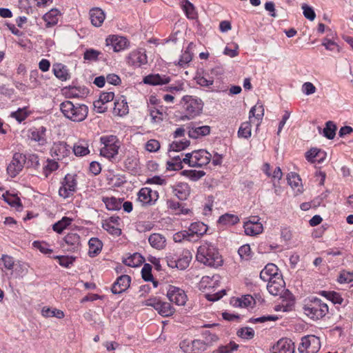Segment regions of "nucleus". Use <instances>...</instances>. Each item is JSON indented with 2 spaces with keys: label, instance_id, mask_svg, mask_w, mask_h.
<instances>
[{
  "label": "nucleus",
  "instance_id": "nucleus-1",
  "mask_svg": "<svg viewBox=\"0 0 353 353\" xmlns=\"http://www.w3.org/2000/svg\"><path fill=\"white\" fill-rule=\"evenodd\" d=\"M196 260L211 268H217L222 265L223 259L216 247L210 243H203L197 250Z\"/></svg>",
  "mask_w": 353,
  "mask_h": 353
},
{
  "label": "nucleus",
  "instance_id": "nucleus-2",
  "mask_svg": "<svg viewBox=\"0 0 353 353\" xmlns=\"http://www.w3.org/2000/svg\"><path fill=\"white\" fill-rule=\"evenodd\" d=\"M60 110L64 117L74 122L85 120L88 114V108L85 104L74 103L66 100L60 104Z\"/></svg>",
  "mask_w": 353,
  "mask_h": 353
},
{
  "label": "nucleus",
  "instance_id": "nucleus-3",
  "mask_svg": "<svg viewBox=\"0 0 353 353\" xmlns=\"http://www.w3.org/2000/svg\"><path fill=\"white\" fill-rule=\"evenodd\" d=\"M304 314L312 320L323 319L328 313L327 303L318 298L310 299L303 307Z\"/></svg>",
  "mask_w": 353,
  "mask_h": 353
},
{
  "label": "nucleus",
  "instance_id": "nucleus-4",
  "mask_svg": "<svg viewBox=\"0 0 353 353\" xmlns=\"http://www.w3.org/2000/svg\"><path fill=\"white\" fill-rule=\"evenodd\" d=\"M103 146L100 149V154L108 159L114 158L121 146L120 142L116 136H103L100 138Z\"/></svg>",
  "mask_w": 353,
  "mask_h": 353
},
{
  "label": "nucleus",
  "instance_id": "nucleus-5",
  "mask_svg": "<svg viewBox=\"0 0 353 353\" xmlns=\"http://www.w3.org/2000/svg\"><path fill=\"white\" fill-rule=\"evenodd\" d=\"M212 158L210 154L205 150H194L190 153H187L183 159V161L188 164L190 167L201 168L208 165Z\"/></svg>",
  "mask_w": 353,
  "mask_h": 353
},
{
  "label": "nucleus",
  "instance_id": "nucleus-6",
  "mask_svg": "<svg viewBox=\"0 0 353 353\" xmlns=\"http://www.w3.org/2000/svg\"><path fill=\"white\" fill-rule=\"evenodd\" d=\"M192 258V255L190 251L185 250L180 254L169 253L165 259L169 267L185 270L189 266Z\"/></svg>",
  "mask_w": 353,
  "mask_h": 353
},
{
  "label": "nucleus",
  "instance_id": "nucleus-7",
  "mask_svg": "<svg viewBox=\"0 0 353 353\" xmlns=\"http://www.w3.org/2000/svg\"><path fill=\"white\" fill-rule=\"evenodd\" d=\"M182 100L185 103V110L187 114L186 117L188 119L200 114L203 107L201 99L185 95L183 97Z\"/></svg>",
  "mask_w": 353,
  "mask_h": 353
},
{
  "label": "nucleus",
  "instance_id": "nucleus-8",
  "mask_svg": "<svg viewBox=\"0 0 353 353\" xmlns=\"http://www.w3.org/2000/svg\"><path fill=\"white\" fill-rule=\"evenodd\" d=\"M50 154L54 159L67 163L71 157V147L64 141L54 142L50 148Z\"/></svg>",
  "mask_w": 353,
  "mask_h": 353
},
{
  "label": "nucleus",
  "instance_id": "nucleus-9",
  "mask_svg": "<svg viewBox=\"0 0 353 353\" xmlns=\"http://www.w3.org/2000/svg\"><path fill=\"white\" fill-rule=\"evenodd\" d=\"M77 180L75 174H68L61 181L59 194L63 199H67L74 194L77 190Z\"/></svg>",
  "mask_w": 353,
  "mask_h": 353
},
{
  "label": "nucleus",
  "instance_id": "nucleus-10",
  "mask_svg": "<svg viewBox=\"0 0 353 353\" xmlns=\"http://www.w3.org/2000/svg\"><path fill=\"white\" fill-rule=\"evenodd\" d=\"M320 348V339L314 335H307L302 337L298 351L299 353H316Z\"/></svg>",
  "mask_w": 353,
  "mask_h": 353
},
{
  "label": "nucleus",
  "instance_id": "nucleus-11",
  "mask_svg": "<svg viewBox=\"0 0 353 353\" xmlns=\"http://www.w3.org/2000/svg\"><path fill=\"white\" fill-rule=\"evenodd\" d=\"M166 296L170 301L177 305H184L188 300L185 291L172 285H169L167 288Z\"/></svg>",
  "mask_w": 353,
  "mask_h": 353
},
{
  "label": "nucleus",
  "instance_id": "nucleus-12",
  "mask_svg": "<svg viewBox=\"0 0 353 353\" xmlns=\"http://www.w3.org/2000/svg\"><path fill=\"white\" fill-rule=\"evenodd\" d=\"M26 158L22 154L16 152L12 157V161L7 167L8 174L11 177L16 176L23 168Z\"/></svg>",
  "mask_w": 353,
  "mask_h": 353
},
{
  "label": "nucleus",
  "instance_id": "nucleus-13",
  "mask_svg": "<svg viewBox=\"0 0 353 353\" xmlns=\"http://www.w3.org/2000/svg\"><path fill=\"white\" fill-rule=\"evenodd\" d=\"M159 198V193L150 188H142L138 192V201L143 205H152Z\"/></svg>",
  "mask_w": 353,
  "mask_h": 353
},
{
  "label": "nucleus",
  "instance_id": "nucleus-14",
  "mask_svg": "<svg viewBox=\"0 0 353 353\" xmlns=\"http://www.w3.org/2000/svg\"><path fill=\"white\" fill-rule=\"evenodd\" d=\"M180 346L185 353H201L208 348V344L201 340H194L190 345L183 341Z\"/></svg>",
  "mask_w": 353,
  "mask_h": 353
},
{
  "label": "nucleus",
  "instance_id": "nucleus-15",
  "mask_svg": "<svg viewBox=\"0 0 353 353\" xmlns=\"http://www.w3.org/2000/svg\"><path fill=\"white\" fill-rule=\"evenodd\" d=\"M106 46H111L114 52H120L128 46V40L126 38L118 36V35H110L106 40Z\"/></svg>",
  "mask_w": 353,
  "mask_h": 353
},
{
  "label": "nucleus",
  "instance_id": "nucleus-16",
  "mask_svg": "<svg viewBox=\"0 0 353 353\" xmlns=\"http://www.w3.org/2000/svg\"><path fill=\"white\" fill-rule=\"evenodd\" d=\"M172 192L179 200H186L190 194V188L186 183L179 182L171 186Z\"/></svg>",
  "mask_w": 353,
  "mask_h": 353
},
{
  "label": "nucleus",
  "instance_id": "nucleus-17",
  "mask_svg": "<svg viewBox=\"0 0 353 353\" xmlns=\"http://www.w3.org/2000/svg\"><path fill=\"white\" fill-rule=\"evenodd\" d=\"M267 281L268 282L267 290L271 294L277 296L283 291L285 282L282 276L274 277V279H270Z\"/></svg>",
  "mask_w": 353,
  "mask_h": 353
},
{
  "label": "nucleus",
  "instance_id": "nucleus-18",
  "mask_svg": "<svg viewBox=\"0 0 353 353\" xmlns=\"http://www.w3.org/2000/svg\"><path fill=\"white\" fill-rule=\"evenodd\" d=\"M128 64L134 66H141L147 63V56L142 49L132 52L128 57Z\"/></svg>",
  "mask_w": 353,
  "mask_h": 353
},
{
  "label": "nucleus",
  "instance_id": "nucleus-19",
  "mask_svg": "<svg viewBox=\"0 0 353 353\" xmlns=\"http://www.w3.org/2000/svg\"><path fill=\"white\" fill-rule=\"evenodd\" d=\"M294 343L288 339H281L273 346L274 353H294Z\"/></svg>",
  "mask_w": 353,
  "mask_h": 353
},
{
  "label": "nucleus",
  "instance_id": "nucleus-20",
  "mask_svg": "<svg viewBox=\"0 0 353 353\" xmlns=\"http://www.w3.org/2000/svg\"><path fill=\"white\" fill-rule=\"evenodd\" d=\"M131 279L128 275H121L114 283L112 292L114 294H121L125 291L130 284Z\"/></svg>",
  "mask_w": 353,
  "mask_h": 353
},
{
  "label": "nucleus",
  "instance_id": "nucleus-21",
  "mask_svg": "<svg viewBox=\"0 0 353 353\" xmlns=\"http://www.w3.org/2000/svg\"><path fill=\"white\" fill-rule=\"evenodd\" d=\"M171 81V78L169 76L161 75L159 74H149L144 77V83L152 85H159L169 83Z\"/></svg>",
  "mask_w": 353,
  "mask_h": 353
},
{
  "label": "nucleus",
  "instance_id": "nucleus-22",
  "mask_svg": "<svg viewBox=\"0 0 353 353\" xmlns=\"http://www.w3.org/2000/svg\"><path fill=\"white\" fill-rule=\"evenodd\" d=\"M30 138L31 140L38 143L39 145L47 144L46 128L44 126L34 128L30 132Z\"/></svg>",
  "mask_w": 353,
  "mask_h": 353
},
{
  "label": "nucleus",
  "instance_id": "nucleus-23",
  "mask_svg": "<svg viewBox=\"0 0 353 353\" xmlns=\"http://www.w3.org/2000/svg\"><path fill=\"white\" fill-rule=\"evenodd\" d=\"M281 276L279 274L277 266L273 263H268L260 273V278L264 281L274 279V277Z\"/></svg>",
  "mask_w": 353,
  "mask_h": 353
},
{
  "label": "nucleus",
  "instance_id": "nucleus-24",
  "mask_svg": "<svg viewBox=\"0 0 353 353\" xmlns=\"http://www.w3.org/2000/svg\"><path fill=\"white\" fill-rule=\"evenodd\" d=\"M188 231L193 240L194 236L199 237L205 234L208 231V226L202 222H194L191 223Z\"/></svg>",
  "mask_w": 353,
  "mask_h": 353
},
{
  "label": "nucleus",
  "instance_id": "nucleus-25",
  "mask_svg": "<svg viewBox=\"0 0 353 353\" xmlns=\"http://www.w3.org/2000/svg\"><path fill=\"white\" fill-rule=\"evenodd\" d=\"M288 184L294 190L296 194H299L303 192V185L300 176L294 172L288 174L287 176Z\"/></svg>",
  "mask_w": 353,
  "mask_h": 353
},
{
  "label": "nucleus",
  "instance_id": "nucleus-26",
  "mask_svg": "<svg viewBox=\"0 0 353 353\" xmlns=\"http://www.w3.org/2000/svg\"><path fill=\"white\" fill-rule=\"evenodd\" d=\"M148 241L150 245L157 250H162L166 245L165 237L159 233L151 234L148 238Z\"/></svg>",
  "mask_w": 353,
  "mask_h": 353
},
{
  "label": "nucleus",
  "instance_id": "nucleus-27",
  "mask_svg": "<svg viewBox=\"0 0 353 353\" xmlns=\"http://www.w3.org/2000/svg\"><path fill=\"white\" fill-rule=\"evenodd\" d=\"M90 17L93 26L100 27L105 19V14L101 8H95L90 11Z\"/></svg>",
  "mask_w": 353,
  "mask_h": 353
},
{
  "label": "nucleus",
  "instance_id": "nucleus-28",
  "mask_svg": "<svg viewBox=\"0 0 353 353\" xmlns=\"http://www.w3.org/2000/svg\"><path fill=\"white\" fill-rule=\"evenodd\" d=\"M64 241L69 251H74L80 246V236L76 233L68 234L64 238Z\"/></svg>",
  "mask_w": 353,
  "mask_h": 353
},
{
  "label": "nucleus",
  "instance_id": "nucleus-29",
  "mask_svg": "<svg viewBox=\"0 0 353 353\" xmlns=\"http://www.w3.org/2000/svg\"><path fill=\"white\" fill-rule=\"evenodd\" d=\"M129 108L125 99L121 96L114 102V112L119 116L125 115L128 113Z\"/></svg>",
  "mask_w": 353,
  "mask_h": 353
},
{
  "label": "nucleus",
  "instance_id": "nucleus-30",
  "mask_svg": "<svg viewBox=\"0 0 353 353\" xmlns=\"http://www.w3.org/2000/svg\"><path fill=\"white\" fill-rule=\"evenodd\" d=\"M88 143L83 140H79L74 144L72 148L73 152L77 157L85 156L90 153Z\"/></svg>",
  "mask_w": 353,
  "mask_h": 353
},
{
  "label": "nucleus",
  "instance_id": "nucleus-31",
  "mask_svg": "<svg viewBox=\"0 0 353 353\" xmlns=\"http://www.w3.org/2000/svg\"><path fill=\"white\" fill-rule=\"evenodd\" d=\"M89 250L88 254L90 256H95L97 255L102 249V242L97 238H91L88 241Z\"/></svg>",
  "mask_w": 353,
  "mask_h": 353
},
{
  "label": "nucleus",
  "instance_id": "nucleus-32",
  "mask_svg": "<svg viewBox=\"0 0 353 353\" xmlns=\"http://www.w3.org/2000/svg\"><path fill=\"white\" fill-rule=\"evenodd\" d=\"M157 311L161 316L168 317L172 316L174 313L175 309L170 303L162 301L161 300L159 307L157 308Z\"/></svg>",
  "mask_w": 353,
  "mask_h": 353
},
{
  "label": "nucleus",
  "instance_id": "nucleus-33",
  "mask_svg": "<svg viewBox=\"0 0 353 353\" xmlns=\"http://www.w3.org/2000/svg\"><path fill=\"white\" fill-rule=\"evenodd\" d=\"M210 128L208 125H203L199 127L192 128L189 132V137L193 139H198L200 137L209 134Z\"/></svg>",
  "mask_w": 353,
  "mask_h": 353
},
{
  "label": "nucleus",
  "instance_id": "nucleus-34",
  "mask_svg": "<svg viewBox=\"0 0 353 353\" xmlns=\"http://www.w3.org/2000/svg\"><path fill=\"white\" fill-rule=\"evenodd\" d=\"M245 232L247 235L254 236L262 233L263 227L262 223H245L243 225Z\"/></svg>",
  "mask_w": 353,
  "mask_h": 353
},
{
  "label": "nucleus",
  "instance_id": "nucleus-35",
  "mask_svg": "<svg viewBox=\"0 0 353 353\" xmlns=\"http://www.w3.org/2000/svg\"><path fill=\"white\" fill-rule=\"evenodd\" d=\"M59 11L57 9H52L43 15V20L46 22V27L49 28L57 23Z\"/></svg>",
  "mask_w": 353,
  "mask_h": 353
},
{
  "label": "nucleus",
  "instance_id": "nucleus-36",
  "mask_svg": "<svg viewBox=\"0 0 353 353\" xmlns=\"http://www.w3.org/2000/svg\"><path fill=\"white\" fill-rule=\"evenodd\" d=\"M181 6L188 19H194L196 17L195 8L188 0H182Z\"/></svg>",
  "mask_w": 353,
  "mask_h": 353
},
{
  "label": "nucleus",
  "instance_id": "nucleus-37",
  "mask_svg": "<svg viewBox=\"0 0 353 353\" xmlns=\"http://www.w3.org/2000/svg\"><path fill=\"white\" fill-rule=\"evenodd\" d=\"M103 201L109 210H118L121 208V200L115 197H103Z\"/></svg>",
  "mask_w": 353,
  "mask_h": 353
},
{
  "label": "nucleus",
  "instance_id": "nucleus-38",
  "mask_svg": "<svg viewBox=\"0 0 353 353\" xmlns=\"http://www.w3.org/2000/svg\"><path fill=\"white\" fill-rule=\"evenodd\" d=\"M170 157L172 158L170 161L168 162V168L170 170H177L183 168V154L181 155H172L170 154Z\"/></svg>",
  "mask_w": 353,
  "mask_h": 353
},
{
  "label": "nucleus",
  "instance_id": "nucleus-39",
  "mask_svg": "<svg viewBox=\"0 0 353 353\" xmlns=\"http://www.w3.org/2000/svg\"><path fill=\"white\" fill-rule=\"evenodd\" d=\"M53 72L56 77L61 81H65L68 78L66 68L61 63L53 65Z\"/></svg>",
  "mask_w": 353,
  "mask_h": 353
},
{
  "label": "nucleus",
  "instance_id": "nucleus-40",
  "mask_svg": "<svg viewBox=\"0 0 353 353\" xmlns=\"http://www.w3.org/2000/svg\"><path fill=\"white\" fill-rule=\"evenodd\" d=\"M320 294L325 296L334 304L341 305L343 302V299L341 297V294L336 292L321 291Z\"/></svg>",
  "mask_w": 353,
  "mask_h": 353
},
{
  "label": "nucleus",
  "instance_id": "nucleus-41",
  "mask_svg": "<svg viewBox=\"0 0 353 353\" xmlns=\"http://www.w3.org/2000/svg\"><path fill=\"white\" fill-rule=\"evenodd\" d=\"M264 115V108L261 104H256L253 106L249 112V119L251 120L254 117L258 121H261Z\"/></svg>",
  "mask_w": 353,
  "mask_h": 353
},
{
  "label": "nucleus",
  "instance_id": "nucleus-42",
  "mask_svg": "<svg viewBox=\"0 0 353 353\" xmlns=\"http://www.w3.org/2000/svg\"><path fill=\"white\" fill-rule=\"evenodd\" d=\"M239 221L237 216L231 214H225L219 217V223L225 225H233Z\"/></svg>",
  "mask_w": 353,
  "mask_h": 353
},
{
  "label": "nucleus",
  "instance_id": "nucleus-43",
  "mask_svg": "<svg viewBox=\"0 0 353 353\" xmlns=\"http://www.w3.org/2000/svg\"><path fill=\"white\" fill-rule=\"evenodd\" d=\"M72 221V219H70L69 217L64 216L62 218L61 220L59 221L58 222L55 223L52 225V229L54 231L57 232V233H61L64 229L67 228V226L70 225Z\"/></svg>",
  "mask_w": 353,
  "mask_h": 353
},
{
  "label": "nucleus",
  "instance_id": "nucleus-44",
  "mask_svg": "<svg viewBox=\"0 0 353 353\" xmlns=\"http://www.w3.org/2000/svg\"><path fill=\"white\" fill-rule=\"evenodd\" d=\"M192 45L193 43H190L187 48V50L182 53L181 58L177 63L179 66L184 67L192 61V54L190 52V50Z\"/></svg>",
  "mask_w": 353,
  "mask_h": 353
},
{
  "label": "nucleus",
  "instance_id": "nucleus-45",
  "mask_svg": "<svg viewBox=\"0 0 353 353\" xmlns=\"http://www.w3.org/2000/svg\"><path fill=\"white\" fill-rule=\"evenodd\" d=\"M336 126L334 122L329 121L326 122L323 129V135L328 139H332L336 135Z\"/></svg>",
  "mask_w": 353,
  "mask_h": 353
},
{
  "label": "nucleus",
  "instance_id": "nucleus-46",
  "mask_svg": "<svg viewBox=\"0 0 353 353\" xmlns=\"http://www.w3.org/2000/svg\"><path fill=\"white\" fill-rule=\"evenodd\" d=\"M123 262L128 266L136 267L141 263V256L138 253H134L123 259Z\"/></svg>",
  "mask_w": 353,
  "mask_h": 353
},
{
  "label": "nucleus",
  "instance_id": "nucleus-47",
  "mask_svg": "<svg viewBox=\"0 0 353 353\" xmlns=\"http://www.w3.org/2000/svg\"><path fill=\"white\" fill-rule=\"evenodd\" d=\"M251 120L250 121L243 122L238 131V135L240 137L248 139L251 137Z\"/></svg>",
  "mask_w": 353,
  "mask_h": 353
},
{
  "label": "nucleus",
  "instance_id": "nucleus-48",
  "mask_svg": "<svg viewBox=\"0 0 353 353\" xmlns=\"http://www.w3.org/2000/svg\"><path fill=\"white\" fill-rule=\"evenodd\" d=\"M41 314L45 317H57L58 319H63L64 317V313L62 310L53 309L51 310L49 307H43L41 310Z\"/></svg>",
  "mask_w": 353,
  "mask_h": 353
},
{
  "label": "nucleus",
  "instance_id": "nucleus-49",
  "mask_svg": "<svg viewBox=\"0 0 353 353\" xmlns=\"http://www.w3.org/2000/svg\"><path fill=\"white\" fill-rule=\"evenodd\" d=\"M253 303H254L253 297L251 295L247 294L240 299H236L234 305H238L241 307H246L252 305Z\"/></svg>",
  "mask_w": 353,
  "mask_h": 353
},
{
  "label": "nucleus",
  "instance_id": "nucleus-50",
  "mask_svg": "<svg viewBox=\"0 0 353 353\" xmlns=\"http://www.w3.org/2000/svg\"><path fill=\"white\" fill-rule=\"evenodd\" d=\"M190 145L189 141H174L170 145V153L172 152H179L181 151L186 148H188Z\"/></svg>",
  "mask_w": 353,
  "mask_h": 353
},
{
  "label": "nucleus",
  "instance_id": "nucleus-51",
  "mask_svg": "<svg viewBox=\"0 0 353 353\" xmlns=\"http://www.w3.org/2000/svg\"><path fill=\"white\" fill-rule=\"evenodd\" d=\"M58 163L55 159H48L46 165L43 167V173L47 177L52 172L58 169Z\"/></svg>",
  "mask_w": 353,
  "mask_h": 353
},
{
  "label": "nucleus",
  "instance_id": "nucleus-52",
  "mask_svg": "<svg viewBox=\"0 0 353 353\" xmlns=\"http://www.w3.org/2000/svg\"><path fill=\"white\" fill-rule=\"evenodd\" d=\"M182 174L190 178L192 181H196L205 175V172L199 170H183Z\"/></svg>",
  "mask_w": 353,
  "mask_h": 353
},
{
  "label": "nucleus",
  "instance_id": "nucleus-53",
  "mask_svg": "<svg viewBox=\"0 0 353 353\" xmlns=\"http://www.w3.org/2000/svg\"><path fill=\"white\" fill-rule=\"evenodd\" d=\"M0 261L3 263V267L6 270H11L13 269L14 265V260L12 256L7 254H3Z\"/></svg>",
  "mask_w": 353,
  "mask_h": 353
},
{
  "label": "nucleus",
  "instance_id": "nucleus-54",
  "mask_svg": "<svg viewBox=\"0 0 353 353\" xmlns=\"http://www.w3.org/2000/svg\"><path fill=\"white\" fill-rule=\"evenodd\" d=\"M237 334L244 339H252L254 336V331L251 327H243L238 330Z\"/></svg>",
  "mask_w": 353,
  "mask_h": 353
},
{
  "label": "nucleus",
  "instance_id": "nucleus-55",
  "mask_svg": "<svg viewBox=\"0 0 353 353\" xmlns=\"http://www.w3.org/2000/svg\"><path fill=\"white\" fill-rule=\"evenodd\" d=\"M102 227L104 230H105L111 234L119 236L121 234V230L117 227H115L114 225L111 224L110 221H105L102 224Z\"/></svg>",
  "mask_w": 353,
  "mask_h": 353
},
{
  "label": "nucleus",
  "instance_id": "nucleus-56",
  "mask_svg": "<svg viewBox=\"0 0 353 353\" xmlns=\"http://www.w3.org/2000/svg\"><path fill=\"white\" fill-rule=\"evenodd\" d=\"M173 239L175 242H181L183 240L192 241L188 230H183L175 233L173 236Z\"/></svg>",
  "mask_w": 353,
  "mask_h": 353
},
{
  "label": "nucleus",
  "instance_id": "nucleus-57",
  "mask_svg": "<svg viewBox=\"0 0 353 353\" xmlns=\"http://www.w3.org/2000/svg\"><path fill=\"white\" fill-rule=\"evenodd\" d=\"M33 246L39 250L43 254L51 253L52 250L50 248V245L45 242L34 241L32 243Z\"/></svg>",
  "mask_w": 353,
  "mask_h": 353
},
{
  "label": "nucleus",
  "instance_id": "nucleus-58",
  "mask_svg": "<svg viewBox=\"0 0 353 353\" xmlns=\"http://www.w3.org/2000/svg\"><path fill=\"white\" fill-rule=\"evenodd\" d=\"M301 8L303 10V15L306 19L310 21L314 20L316 14L312 7L304 3L302 5Z\"/></svg>",
  "mask_w": 353,
  "mask_h": 353
},
{
  "label": "nucleus",
  "instance_id": "nucleus-59",
  "mask_svg": "<svg viewBox=\"0 0 353 353\" xmlns=\"http://www.w3.org/2000/svg\"><path fill=\"white\" fill-rule=\"evenodd\" d=\"M145 148L150 152H154L159 150L160 143L156 139H150L145 143Z\"/></svg>",
  "mask_w": 353,
  "mask_h": 353
},
{
  "label": "nucleus",
  "instance_id": "nucleus-60",
  "mask_svg": "<svg viewBox=\"0 0 353 353\" xmlns=\"http://www.w3.org/2000/svg\"><path fill=\"white\" fill-rule=\"evenodd\" d=\"M321 153L323 152L321 150L318 148H312L306 152L305 157L308 161L313 163L317 161L316 158L319 157Z\"/></svg>",
  "mask_w": 353,
  "mask_h": 353
},
{
  "label": "nucleus",
  "instance_id": "nucleus-61",
  "mask_svg": "<svg viewBox=\"0 0 353 353\" xmlns=\"http://www.w3.org/2000/svg\"><path fill=\"white\" fill-rule=\"evenodd\" d=\"M301 90L305 95H311L316 92V88L311 82H305L302 85Z\"/></svg>",
  "mask_w": 353,
  "mask_h": 353
},
{
  "label": "nucleus",
  "instance_id": "nucleus-62",
  "mask_svg": "<svg viewBox=\"0 0 353 353\" xmlns=\"http://www.w3.org/2000/svg\"><path fill=\"white\" fill-rule=\"evenodd\" d=\"M142 278L145 281L152 280V268L149 264H145L141 270Z\"/></svg>",
  "mask_w": 353,
  "mask_h": 353
},
{
  "label": "nucleus",
  "instance_id": "nucleus-63",
  "mask_svg": "<svg viewBox=\"0 0 353 353\" xmlns=\"http://www.w3.org/2000/svg\"><path fill=\"white\" fill-rule=\"evenodd\" d=\"M338 281L341 283H349L353 281V272H343L340 274Z\"/></svg>",
  "mask_w": 353,
  "mask_h": 353
},
{
  "label": "nucleus",
  "instance_id": "nucleus-64",
  "mask_svg": "<svg viewBox=\"0 0 353 353\" xmlns=\"http://www.w3.org/2000/svg\"><path fill=\"white\" fill-rule=\"evenodd\" d=\"M239 345L234 342H230L229 344L225 346L221 347L218 353H232V351L236 350Z\"/></svg>",
  "mask_w": 353,
  "mask_h": 353
}]
</instances>
